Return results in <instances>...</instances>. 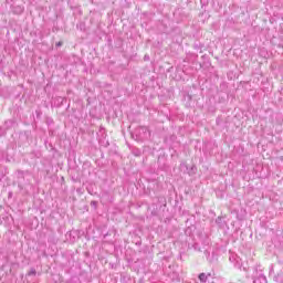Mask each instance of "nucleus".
Returning <instances> with one entry per match:
<instances>
[{
	"label": "nucleus",
	"mask_w": 283,
	"mask_h": 283,
	"mask_svg": "<svg viewBox=\"0 0 283 283\" xmlns=\"http://www.w3.org/2000/svg\"><path fill=\"white\" fill-rule=\"evenodd\" d=\"M199 280H200V282H207V280H208L207 274H205V273L199 274Z\"/></svg>",
	"instance_id": "f257e3e1"
},
{
	"label": "nucleus",
	"mask_w": 283,
	"mask_h": 283,
	"mask_svg": "<svg viewBox=\"0 0 283 283\" xmlns=\"http://www.w3.org/2000/svg\"><path fill=\"white\" fill-rule=\"evenodd\" d=\"M61 45H63V42H57V43H56V46H57V48H61Z\"/></svg>",
	"instance_id": "f03ea898"
}]
</instances>
